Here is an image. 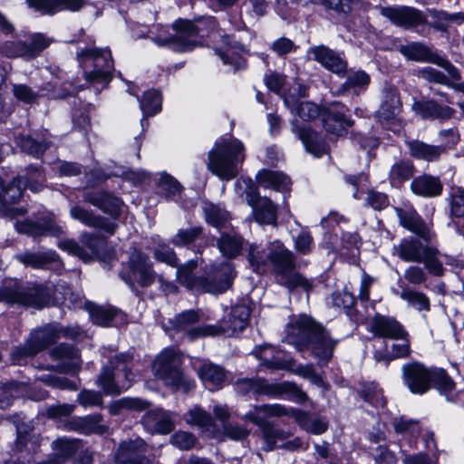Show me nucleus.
Listing matches in <instances>:
<instances>
[{"instance_id":"f257e3e1","label":"nucleus","mask_w":464,"mask_h":464,"mask_svg":"<svg viewBox=\"0 0 464 464\" xmlns=\"http://www.w3.org/2000/svg\"><path fill=\"white\" fill-rule=\"evenodd\" d=\"M268 249L269 252L266 255L260 246L249 245L246 257L253 271L263 272L269 260L281 285L289 291L301 288L308 293L312 290V281L295 270V258L291 251L278 240L272 242Z\"/></svg>"},{"instance_id":"6e6d98bb","label":"nucleus","mask_w":464,"mask_h":464,"mask_svg":"<svg viewBox=\"0 0 464 464\" xmlns=\"http://www.w3.org/2000/svg\"><path fill=\"white\" fill-rule=\"evenodd\" d=\"M222 42L227 49L225 52L218 51V54L225 64H234V61L229 57L230 54H239L245 51V47L230 35H224Z\"/></svg>"},{"instance_id":"4d7b16f0","label":"nucleus","mask_w":464,"mask_h":464,"mask_svg":"<svg viewBox=\"0 0 464 464\" xmlns=\"http://www.w3.org/2000/svg\"><path fill=\"white\" fill-rule=\"evenodd\" d=\"M3 53L12 58L32 59V53H30L28 44L22 41L5 43L3 46Z\"/></svg>"},{"instance_id":"a211bd4d","label":"nucleus","mask_w":464,"mask_h":464,"mask_svg":"<svg viewBox=\"0 0 464 464\" xmlns=\"http://www.w3.org/2000/svg\"><path fill=\"white\" fill-rule=\"evenodd\" d=\"M433 369H429L419 362L403 365L402 379L404 384L412 393L423 394L431 384Z\"/></svg>"},{"instance_id":"4be33fe9","label":"nucleus","mask_w":464,"mask_h":464,"mask_svg":"<svg viewBox=\"0 0 464 464\" xmlns=\"http://www.w3.org/2000/svg\"><path fill=\"white\" fill-rule=\"evenodd\" d=\"M309 58L319 63L326 70L336 74H343L346 71V63L333 50L325 45L310 47L307 51Z\"/></svg>"},{"instance_id":"cd10ccee","label":"nucleus","mask_w":464,"mask_h":464,"mask_svg":"<svg viewBox=\"0 0 464 464\" xmlns=\"http://www.w3.org/2000/svg\"><path fill=\"white\" fill-rule=\"evenodd\" d=\"M293 131L302 140L304 148L308 152L315 157L322 156L326 152L324 142L319 138L318 134L314 132L310 127L306 125H299L298 121L293 122Z\"/></svg>"},{"instance_id":"49530a36","label":"nucleus","mask_w":464,"mask_h":464,"mask_svg":"<svg viewBox=\"0 0 464 464\" xmlns=\"http://www.w3.org/2000/svg\"><path fill=\"white\" fill-rule=\"evenodd\" d=\"M285 103L293 112L295 111L300 119L304 121L314 120L320 114L318 106L309 102L295 104L292 102L290 99L285 98Z\"/></svg>"},{"instance_id":"412c9836","label":"nucleus","mask_w":464,"mask_h":464,"mask_svg":"<svg viewBox=\"0 0 464 464\" xmlns=\"http://www.w3.org/2000/svg\"><path fill=\"white\" fill-rule=\"evenodd\" d=\"M14 227L19 233L32 237H41L47 234L60 237L63 234V227L57 225L51 218H41L36 221L26 219L23 222H16Z\"/></svg>"},{"instance_id":"bf43d9fd","label":"nucleus","mask_w":464,"mask_h":464,"mask_svg":"<svg viewBox=\"0 0 464 464\" xmlns=\"http://www.w3.org/2000/svg\"><path fill=\"white\" fill-rule=\"evenodd\" d=\"M431 383L441 393L447 394L454 389V382L448 376L446 372L442 369H433Z\"/></svg>"},{"instance_id":"20e7f679","label":"nucleus","mask_w":464,"mask_h":464,"mask_svg":"<svg viewBox=\"0 0 464 464\" xmlns=\"http://www.w3.org/2000/svg\"><path fill=\"white\" fill-rule=\"evenodd\" d=\"M291 334L313 342L314 353L325 362L332 358L338 343V340H334L327 331L307 315H301L292 322Z\"/></svg>"},{"instance_id":"2f4dec72","label":"nucleus","mask_w":464,"mask_h":464,"mask_svg":"<svg viewBox=\"0 0 464 464\" xmlns=\"http://www.w3.org/2000/svg\"><path fill=\"white\" fill-rule=\"evenodd\" d=\"M142 424L150 433L168 434L173 430L169 414L160 410L147 412L142 418Z\"/></svg>"},{"instance_id":"79ce46f5","label":"nucleus","mask_w":464,"mask_h":464,"mask_svg":"<svg viewBox=\"0 0 464 464\" xmlns=\"http://www.w3.org/2000/svg\"><path fill=\"white\" fill-rule=\"evenodd\" d=\"M17 260L27 266L33 268H43L45 265L55 261L56 254L54 252L31 253L25 252L16 256Z\"/></svg>"},{"instance_id":"f03ea898","label":"nucleus","mask_w":464,"mask_h":464,"mask_svg":"<svg viewBox=\"0 0 464 464\" xmlns=\"http://www.w3.org/2000/svg\"><path fill=\"white\" fill-rule=\"evenodd\" d=\"M245 146L236 138L218 140L208 155V169L223 180L235 179L245 160Z\"/></svg>"},{"instance_id":"473e14b6","label":"nucleus","mask_w":464,"mask_h":464,"mask_svg":"<svg viewBox=\"0 0 464 464\" xmlns=\"http://www.w3.org/2000/svg\"><path fill=\"white\" fill-rule=\"evenodd\" d=\"M412 109L416 114L422 119H450L454 113V110L448 106H440L433 101L415 102Z\"/></svg>"},{"instance_id":"bb28decb","label":"nucleus","mask_w":464,"mask_h":464,"mask_svg":"<svg viewBox=\"0 0 464 464\" xmlns=\"http://www.w3.org/2000/svg\"><path fill=\"white\" fill-rule=\"evenodd\" d=\"M344 106L334 103L323 113L325 130L336 135H343L345 129L352 125V121L344 115Z\"/></svg>"},{"instance_id":"1a4fd4ad","label":"nucleus","mask_w":464,"mask_h":464,"mask_svg":"<svg viewBox=\"0 0 464 464\" xmlns=\"http://www.w3.org/2000/svg\"><path fill=\"white\" fill-rule=\"evenodd\" d=\"M237 194L253 208L255 218L262 224H274L277 219V208L266 197H260L252 179L240 178L235 183Z\"/></svg>"},{"instance_id":"2eb2a0df","label":"nucleus","mask_w":464,"mask_h":464,"mask_svg":"<svg viewBox=\"0 0 464 464\" xmlns=\"http://www.w3.org/2000/svg\"><path fill=\"white\" fill-rule=\"evenodd\" d=\"M202 314L199 311H184L170 321L172 328L176 331L184 332L190 340L207 336H217L220 334V329L218 324H207L203 326H194L200 322Z\"/></svg>"},{"instance_id":"4c0bfd02","label":"nucleus","mask_w":464,"mask_h":464,"mask_svg":"<svg viewBox=\"0 0 464 464\" xmlns=\"http://www.w3.org/2000/svg\"><path fill=\"white\" fill-rule=\"evenodd\" d=\"M198 376L211 391L219 389L226 382L225 371L218 365L208 362L198 368Z\"/></svg>"},{"instance_id":"3c124183","label":"nucleus","mask_w":464,"mask_h":464,"mask_svg":"<svg viewBox=\"0 0 464 464\" xmlns=\"http://www.w3.org/2000/svg\"><path fill=\"white\" fill-rule=\"evenodd\" d=\"M140 110L144 116H153L158 113L161 109V97L159 92L150 90L143 95L140 102Z\"/></svg>"},{"instance_id":"0e129e2a","label":"nucleus","mask_w":464,"mask_h":464,"mask_svg":"<svg viewBox=\"0 0 464 464\" xmlns=\"http://www.w3.org/2000/svg\"><path fill=\"white\" fill-rule=\"evenodd\" d=\"M419 75L428 82L444 85H450L449 78L453 79L449 74L446 75L443 72L431 67L423 68L420 71Z\"/></svg>"},{"instance_id":"4468645a","label":"nucleus","mask_w":464,"mask_h":464,"mask_svg":"<svg viewBox=\"0 0 464 464\" xmlns=\"http://www.w3.org/2000/svg\"><path fill=\"white\" fill-rule=\"evenodd\" d=\"M121 278L130 285L135 284L140 286H149L154 283L157 275L152 268V263L147 255L139 250H134L129 259L127 266L121 273ZM160 283H163L162 276H158Z\"/></svg>"},{"instance_id":"6ab92c4d","label":"nucleus","mask_w":464,"mask_h":464,"mask_svg":"<svg viewBox=\"0 0 464 464\" xmlns=\"http://www.w3.org/2000/svg\"><path fill=\"white\" fill-rule=\"evenodd\" d=\"M380 13L393 24L404 28L418 26L425 22V16L422 13L411 6L381 7Z\"/></svg>"},{"instance_id":"5fc2aeb1","label":"nucleus","mask_w":464,"mask_h":464,"mask_svg":"<svg viewBox=\"0 0 464 464\" xmlns=\"http://www.w3.org/2000/svg\"><path fill=\"white\" fill-rule=\"evenodd\" d=\"M16 144L23 151L34 157L41 156L49 146L47 142H38L30 137L24 136L16 138Z\"/></svg>"},{"instance_id":"a878e982","label":"nucleus","mask_w":464,"mask_h":464,"mask_svg":"<svg viewBox=\"0 0 464 464\" xmlns=\"http://www.w3.org/2000/svg\"><path fill=\"white\" fill-rule=\"evenodd\" d=\"M146 450L147 445L140 439L124 441L118 450L115 464H146L147 460L142 457Z\"/></svg>"},{"instance_id":"39448f33","label":"nucleus","mask_w":464,"mask_h":464,"mask_svg":"<svg viewBox=\"0 0 464 464\" xmlns=\"http://www.w3.org/2000/svg\"><path fill=\"white\" fill-rule=\"evenodd\" d=\"M77 60L84 71L85 79L92 83H107L111 79L114 64L108 48L79 49Z\"/></svg>"},{"instance_id":"aec40b11","label":"nucleus","mask_w":464,"mask_h":464,"mask_svg":"<svg viewBox=\"0 0 464 464\" xmlns=\"http://www.w3.org/2000/svg\"><path fill=\"white\" fill-rule=\"evenodd\" d=\"M81 243L86 246L89 250L87 252L77 242L72 239H67L59 242V248L67 251L69 254L78 256L82 259L84 262L91 260L92 255H95L98 253L102 240L101 237L92 235L89 233H83L80 237Z\"/></svg>"},{"instance_id":"e433bc0d","label":"nucleus","mask_w":464,"mask_h":464,"mask_svg":"<svg viewBox=\"0 0 464 464\" xmlns=\"http://www.w3.org/2000/svg\"><path fill=\"white\" fill-rule=\"evenodd\" d=\"M257 183L264 188L276 191H285L290 187V179L282 172L270 169H262L256 175Z\"/></svg>"},{"instance_id":"5701e85b","label":"nucleus","mask_w":464,"mask_h":464,"mask_svg":"<svg viewBox=\"0 0 464 464\" xmlns=\"http://www.w3.org/2000/svg\"><path fill=\"white\" fill-rule=\"evenodd\" d=\"M27 5L42 14L53 15L63 10L78 12L85 0H26Z\"/></svg>"},{"instance_id":"6e6552de","label":"nucleus","mask_w":464,"mask_h":464,"mask_svg":"<svg viewBox=\"0 0 464 464\" xmlns=\"http://www.w3.org/2000/svg\"><path fill=\"white\" fill-rule=\"evenodd\" d=\"M294 409L288 410L281 404H264L256 406L253 411L247 412L244 419L256 424L261 430L263 439L266 442V450H272L278 440L285 438L282 430L276 429L271 423L266 421L259 414L266 417L292 416Z\"/></svg>"},{"instance_id":"69168bd1","label":"nucleus","mask_w":464,"mask_h":464,"mask_svg":"<svg viewBox=\"0 0 464 464\" xmlns=\"http://www.w3.org/2000/svg\"><path fill=\"white\" fill-rule=\"evenodd\" d=\"M370 82L369 75L362 72H351L347 77L345 83L343 84L344 89H356V88H364Z\"/></svg>"},{"instance_id":"f8f14e48","label":"nucleus","mask_w":464,"mask_h":464,"mask_svg":"<svg viewBox=\"0 0 464 464\" xmlns=\"http://www.w3.org/2000/svg\"><path fill=\"white\" fill-rule=\"evenodd\" d=\"M131 357L129 354H121L111 362L115 372L104 368L102 372L98 383L106 394L117 395L121 390L128 389L133 380V374L129 370V362Z\"/></svg>"},{"instance_id":"a18cd8bd","label":"nucleus","mask_w":464,"mask_h":464,"mask_svg":"<svg viewBox=\"0 0 464 464\" xmlns=\"http://www.w3.org/2000/svg\"><path fill=\"white\" fill-rule=\"evenodd\" d=\"M293 418L302 428L313 434H322L327 430V423L320 419H309L308 415L301 411H293Z\"/></svg>"},{"instance_id":"7ed1b4c3","label":"nucleus","mask_w":464,"mask_h":464,"mask_svg":"<svg viewBox=\"0 0 464 464\" xmlns=\"http://www.w3.org/2000/svg\"><path fill=\"white\" fill-rule=\"evenodd\" d=\"M44 175L37 169H30L25 177L18 176L8 184H5L0 179V203L5 208V215L11 218L23 216L25 213L24 208L11 207L22 197L23 191L28 188L31 191L39 192L44 185Z\"/></svg>"},{"instance_id":"13d9d810","label":"nucleus","mask_w":464,"mask_h":464,"mask_svg":"<svg viewBox=\"0 0 464 464\" xmlns=\"http://www.w3.org/2000/svg\"><path fill=\"white\" fill-rule=\"evenodd\" d=\"M159 188L166 194L167 197L175 196L181 192L182 186L172 176L163 172L160 175L158 180Z\"/></svg>"},{"instance_id":"c9c22d12","label":"nucleus","mask_w":464,"mask_h":464,"mask_svg":"<svg viewBox=\"0 0 464 464\" xmlns=\"http://www.w3.org/2000/svg\"><path fill=\"white\" fill-rule=\"evenodd\" d=\"M395 211L402 227L422 237H427L428 228L414 208L411 207L395 208Z\"/></svg>"},{"instance_id":"dca6fc26","label":"nucleus","mask_w":464,"mask_h":464,"mask_svg":"<svg viewBox=\"0 0 464 464\" xmlns=\"http://www.w3.org/2000/svg\"><path fill=\"white\" fill-rule=\"evenodd\" d=\"M399 50L400 53L408 60L437 64L444 68L447 73H449L453 80L460 79L458 70L448 60L438 55L424 44L413 42L405 45H401Z\"/></svg>"},{"instance_id":"052dcab7","label":"nucleus","mask_w":464,"mask_h":464,"mask_svg":"<svg viewBox=\"0 0 464 464\" xmlns=\"http://www.w3.org/2000/svg\"><path fill=\"white\" fill-rule=\"evenodd\" d=\"M148 407V403L145 401L137 398H122L117 401H115L111 407L110 410L112 413L116 414L119 411L122 409L127 410H137L141 411Z\"/></svg>"},{"instance_id":"b1692460","label":"nucleus","mask_w":464,"mask_h":464,"mask_svg":"<svg viewBox=\"0 0 464 464\" xmlns=\"http://www.w3.org/2000/svg\"><path fill=\"white\" fill-rule=\"evenodd\" d=\"M370 331L379 337L398 339L408 336L403 326L394 318L375 315L370 324Z\"/></svg>"},{"instance_id":"338daca9","label":"nucleus","mask_w":464,"mask_h":464,"mask_svg":"<svg viewBox=\"0 0 464 464\" xmlns=\"http://www.w3.org/2000/svg\"><path fill=\"white\" fill-rule=\"evenodd\" d=\"M354 303L353 295L346 291L334 293L330 297V304L338 309H349Z\"/></svg>"},{"instance_id":"680f3d73","label":"nucleus","mask_w":464,"mask_h":464,"mask_svg":"<svg viewBox=\"0 0 464 464\" xmlns=\"http://www.w3.org/2000/svg\"><path fill=\"white\" fill-rule=\"evenodd\" d=\"M438 251L432 247H429L423 256L420 263L425 265L428 271L434 276H441L443 273L442 264L437 258Z\"/></svg>"},{"instance_id":"423d86ee","label":"nucleus","mask_w":464,"mask_h":464,"mask_svg":"<svg viewBox=\"0 0 464 464\" xmlns=\"http://www.w3.org/2000/svg\"><path fill=\"white\" fill-rule=\"evenodd\" d=\"M180 365L181 357L179 353L167 349L157 356L152 370L166 385L187 392L194 387V382L183 375Z\"/></svg>"},{"instance_id":"603ef678","label":"nucleus","mask_w":464,"mask_h":464,"mask_svg":"<svg viewBox=\"0 0 464 464\" xmlns=\"http://www.w3.org/2000/svg\"><path fill=\"white\" fill-rule=\"evenodd\" d=\"M400 297L419 311H428L430 309L429 298L420 292L404 288L401 290Z\"/></svg>"},{"instance_id":"7c9ffc66","label":"nucleus","mask_w":464,"mask_h":464,"mask_svg":"<svg viewBox=\"0 0 464 464\" xmlns=\"http://www.w3.org/2000/svg\"><path fill=\"white\" fill-rule=\"evenodd\" d=\"M83 198L86 202L111 216H117L121 206L120 198L104 191H88L84 193Z\"/></svg>"},{"instance_id":"09e8293b","label":"nucleus","mask_w":464,"mask_h":464,"mask_svg":"<svg viewBox=\"0 0 464 464\" xmlns=\"http://www.w3.org/2000/svg\"><path fill=\"white\" fill-rule=\"evenodd\" d=\"M414 173V166L410 161L401 160L392 165L390 170L391 183L395 186L411 179Z\"/></svg>"},{"instance_id":"8fccbe9b","label":"nucleus","mask_w":464,"mask_h":464,"mask_svg":"<svg viewBox=\"0 0 464 464\" xmlns=\"http://www.w3.org/2000/svg\"><path fill=\"white\" fill-rule=\"evenodd\" d=\"M52 355L64 362V366L69 370H75L80 366V358L78 353L72 347L64 344L57 346L52 353Z\"/></svg>"},{"instance_id":"ea45409f","label":"nucleus","mask_w":464,"mask_h":464,"mask_svg":"<svg viewBox=\"0 0 464 464\" xmlns=\"http://www.w3.org/2000/svg\"><path fill=\"white\" fill-rule=\"evenodd\" d=\"M401 103L395 90L385 92L382 102L377 111L381 121L395 120L401 111Z\"/></svg>"},{"instance_id":"e2e57ef3","label":"nucleus","mask_w":464,"mask_h":464,"mask_svg":"<svg viewBox=\"0 0 464 464\" xmlns=\"http://www.w3.org/2000/svg\"><path fill=\"white\" fill-rule=\"evenodd\" d=\"M156 260L165 263L172 267L178 266V258L173 251L167 245H159L153 252Z\"/></svg>"},{"instance_id":"9d476101","label":"nucleus","mask_w":464,"mask_h":464,"mask_svg":"<svg viewBox=\"0 0 464 464\" xmlns=\"http://www.w3.org/2000/svg\"><path fill=\"white\" fill-rule=\"evenodd\" d=\"M171 33H160L153 38L159 46H165L175 52H186L198 45V28L192 22L179 20L171 27Z\"/></svg>"},{"instance_id":"37998d69","label":"nucleus","mask_w":464,"mask_h":464,"mask_svg":"<svg viewBox=\"0 0 464 464\" xmlns=\"http://www.w3.org/2000/svg\"><path fill=\"white\" fill-rule=\"evenodd\" d=\"M70 217L90 227H105V221L102 217L96 216L92 210L81 206L72 207L70 208Z\"/></svg>"},{"instance_id":"a19ab883","label":"nucleus","mask_w":464,"mask_h":464,"mask_svg":"<svg viewBox=\"0 0 464 464\" xmlns=\"http://www.w3.org/2000/svg\"><path fill=\"white\" fill-rule=\"evenodd\" d=\"M218 246L219 251L227 258L236 257L243 247V239L237 235L222 234Z\"/></svg>"},{"instance_id":"864d4df0","label":"nucleus","mask_w":464,"mask_h":464,"mask_svg":"<svg viewBox=\"0 0 464 464\" xmlns=\"http://www.w3.org/2000/svg\"><path fill=\"white\" fill-rule=\"evenodd\" d=\"M185 420L187 423L190 425H196L206 430H209L213 424V420L210 414L199 407H194L191 409L188 412Z\"/></svg>"},{"instance_id":"de8ad7c7","label":"nucleus","mask_w":464,"mask_h":464,"mask_svg":"<svg viewBox=\"0 0 464 464\" xmlns=\"http://www.w3.org/2000/svg\"><path fill=\"white\" fill-rule=\"evenodd\" d=\"M203 211L206 221L217 228L225 227L228 221V213L212 203H204Z\"/></svg>"},{"instance_id":"ddd939ff","label":"nucleus","mask_w":464,"mask_h":464,"mask_svg":"<svg viewBox=\"0 0 464 464\" xmlns=\"http://www.w3.org/2000/svg\"><path fill=\"white\" fill-rule=\"evenodd\" d=\"M242 391L265 394L272 398H283L297 402H303L307 399L306 394L295 383L283 382L269 383L265 380H245L239 383Z\"/></svg>"},{"instance_id":"c756f323","label":"nucleus","mask_w":464,"mask_h":464,"mask_svg":"<svg viewBox=\"0 0 464 464\" xmlns=\"http://www.w3.org/2000/svg\"><path fill=\"white\" fill-rule=\"evenodd\" d=\"M429 247L416 238H404L393 246V251L405 262L420 263Z\"/></svg>"},{"instance_id":"c03bdc74","label":"nucleus","mask_w":464,"mask_h":464,"mask_svg":"<svg viewBox=\"0 0 464 464\" xmlns=\"http://www.w3.org/2000/svg\"><path fill=\"white\" fill-rule=\"evenodd\" d=\"M430 15L433 19L434 26L445 31L450 24H460L464 23V12L450 14L443 10H430Z\"/></svg>"},{"instance_id":"c85d7f7f","label":"nucleus","mask_w":464,"mask_h":464,"mask_svg":"<svg viewBox=\"0 0 464 464\" xmlns=\"http://www.w3.org/2000/svg\"><path fill=\"white\" fill-rule=\"evenodd\" d=\"M87 309L92 322L102 326H109L111 324H121L125 322V314L112 306H100L94 304H88Z\"/></svg>"},{"instance_id":"9b49d317","label":"nucleus","mask_w":464,"mask_h":464,"mask_svg":"<svg viewBox=\"0 0 464 464\" xmlns=\"http://www.w3.org/2000/svg\"><path fill=\"white\" fill-rule=\"evenodd\" d=\"M0 299L6 303L40 309L48 304L50 295L42 285L24 286L17 281L11 280L0 290Z\"/></svg>"},{"instance_id":"f3484780","label":"nucleus","mask_w":464,"mask_h":464,"mask_svg":"<svg viewBox=\"0 0 464 464\" xmlns=\"http://www.w3.org/2000/svg\"><path fill=\"white\" fill-rule=\"evenodd\" d=\"M57 337L56 332L51 326L35 330L31 334L24 347L15 348L11 353L14 364H21L29 356H33L53 343Z\"/></svg>"},{"instance_id":"f704fd0d","label":"nucleus","mask_w":464,"mask_h":464,"mask_svg":"<svg viewBox=\"0 0 464 464\" xmlns=\"http://www.w3.org/2000/svg\"><path fill=\"white\" fill-rule=\"evenodd\" d=\"M442 188V183L438 178L429 175L418 177L411 184V188L414 194L426 198L440 196Z\"/></svg>"},{"instance_id":"774afa93","label":"nucleus","mask_w":464,"mask_h":464,"mask_svg":"<svg viewBox=\"0 0 464 464\" xmlns=\"http://www.w3.org/2000/svg\"><path fill=\"white\" fill-rule=\"evenodd\" d=\"M201 227H190L187 229L179 230L175 238L173 239V243L177 246H183L192 243L196 238L199 237L201 234Z\"/></svg>"},{"instance_id":"0eeeda50","label":"nucleus","mask_w":464,"mask_h":464,"mask_svg":"<svg viewBox=\"0 0 464 464\" xmlns=\"http://www.w3.org/2000/svg\"><path fill=\"white\" fill-rule=\"evenodd\" d=\"M198 260H189L177 269L179 282L191 290L218 294L226 291L234 278V270L230 263H224L221 266L223 278L218 283L208 282L194 276L193 271L198 266Z\"/></svg>"},{"instance_id":"393cba45","label":"nucleus","mask_w":464,"mask_h":464,"mask_svg":"<svg viewBox=\"0 0 464 464\" xmlns=\"http://www.w3.org/2000/svg\"><path fill=\"white\" fill-rule=\"evenodd\" d=\"M250 309L246 304H239L232 307L229 316L221 325L220 334L228 336L242 332L248 324Z\"/></svg>"},{"instance_id":"72a5a7b5","label":"nucleus","mask_w":464,"mask_h":464,"mask_svg":"<svg viewBox=\"0 0 464 464\" xmlns=\"http://www.w3.org/2000/svg\"><path fill=\"white\" fill-rule=\"evenodd\" d=\"M67 429L76 430L83 434H102L107 428L102 424V416L99 414L71 419L67 423Z\"/></svg>"},{"instance_id":"58836bf2","label":"nucleus","mask_w":464,"mask_h":464,"mask_svg":"<svg viewBox=\"0 0 464 464\" xmlns=\"http://www.w3.org/2000/svg\"><path fill=\"white\" fill-rule=\"evenodd\" d=\"M407 145L413 158L425 161H435L444 152L442 147L430 145L420 140H411Z\"/></svg>"}]
</instances>
